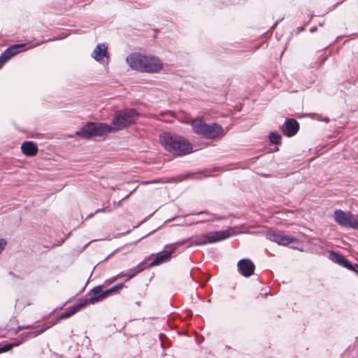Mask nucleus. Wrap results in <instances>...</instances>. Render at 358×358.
<instances>
[{"label": "nucleus", "instance_id": "393cba45", "mask_svg": "<svg viewBox=\"0 0 358 358\" xmlns=\"http://www.w3.org/2000/svg\"><path fill=\"white\" fill-rule=\"evenodd\" d=\"M132 271H130L129 273H128L127 274V279H126V281L130 280L131 278H132L133 277H134L137 273H138L141 270H137L133 273H131Z\"/></svg>", "mask_w": 358, "mask_h": 358}, {"label": "nucleus", "instance_id": "6ab92c4d", "mask_svg": "<svg viewBox=\"0 0 358 358\" xmlns=\"http://www.w3.org/2000/svg\"><path fill=\"white\" fill-rule=\"evenodd\" d=\"M76 135L79 136L83 138H91L92 132L90 122H87L83 128L80 129V130L76 131Z\"/></svg>", "mask_w": 358, "mask_h": 358}, {"label": "nucleus", "instance_id": "cd10ccee", "mask_svg": "<svg viewBox=\"0 0 358 358\" xmlns=\"http://www.w3.org/2000/svg\"><path fill=\"white\" fill-rule=\"evenodd\" d=\"M27 328H29V326H22V327L19 326V327H17V328L15 330V334H17L20 330H22V329H27Z\"/></svg>", "mask_w": 358, "mask_h": 358}, {"label": "nucleus", "instance_id": "a211bd4d", "mask_svg": "<svg viewBox=\"0 0 358 358\" xmlns=\"http://www.w3.org/2000/svg\"><path fill=\"white\" fill-rule=\"evenodd\" d=\"M173 252V250H171L170 252H166L164 255L157 256L152 262L150 263V266H157L164 262L169 261Z\"/></svg>", "mask_w": 358, "mask_h": 358}, {"label": "nucleus", "instance_id": "5701e85b", "mask_svg": "<svg viewBox=\"0 0 358 358\" xmlns=\"http://www.w3.org/2000/svg\"><path fill=\"white\" fill-rule=\"evenodd\" d=\"M269 140L273 144L278 145L281 142V136L275 132L271 133Z\"/></svg>", "mask_w": 358, "mask_h": 358}, {"label": "nucleus", "instance_id": "2eb2a0df", "mask_svg": "<svg viewBox=\"0 0 358 358\" xmlns=\"http://www.w3.org/2000/svg\"><path fill=\"white\" fill-rule=\"evenodd\" d=\"M22 152L27 157L36 156L38 149L33 141H24L21 145Z\"/></svg>", "mask_w": 358, "mask_h": 358}, {"label": "nucleus", "instance_id": "4468645a", "mask_svg": "<svg viewBox=\"0 0 358 358\" xmlns=\"http://www.w3.org/2000/svg\"><path fill=\"white\" fill-rule=\"evenodd\" d=\"M350 215V212L346 213L342 210H336L334 213L335 222L338 224L347 228L348 226Z\"/></svg>", "mask_w": 358, "mask_h": 358}, {"label": "nucleus", "instance_id": "f8f14e48", "mask_svg": "<svg viewBox=\"0 0 358 358\" xmlns=\"http://www.w3.org/2000/svg\"><path fill=\"white\" fill-rule=\"evenodd\" d=\"M299 129V124L294 119H289L285 121L282 126V132L287 136L291 137L294 136Z\"/></svg>", "mask_w": 358, "mask_h": 358}, {"label": "nucleus", "instance_id": "0eeeda50", "mask_svg": "<svg viewBox=\"0 0 358 358\" xmlns=\"http://www.w3.org/2000/svg\"><path fill=\"white\" fill-rule=\"evenodd\" d=\"M146 55L140 53H132L127 57V62L134 70L143 72Z\"/></svg>", "mask_w": 358, "mask_h": 358}, {"label": "nucleus", "instance_id": "bb28decb", "mask_svg": "<svg viewBox=\"0 0 358 358\" xmlns=\"http://www.w3.org/2000/svg\"><path fill=\"white\" fill-rule=\"evenodd\" d=\"M109 212H110V208H103L97 209V210L95 211V213H109Z\"/></svg>", "mask_w": 358, "mask_h": 358}, {"label": "nucleus", "instance_id": "20e7f679", "mask_svg": "<svg viewBox=\"0 0 358 358\" xmlns=\"http://www.w3.org/2000/svg\"><path fill=\"white\" fill-rule=\"evenodd\" d=\"M230 236V233L228 230L213 231L208 234H201L196 236L194 242L196 245H204L207 243H213L223 241Z\"/></svg>", "mask_w": 358, "mask_h": 358}, {"label": "nucleus", "instance_id": "a878e982", "mask_svg": "<svg viewBox=\"0 0 358 358\" xmlns=\"http://www.w3.org/2000/svg\"><path fill=\"white\" fill-rule=\"evenodd\" d=\"M6 244H7V241L6 239L0 238V254L4 250Z\"/></svg>", "mask_w": 358, "mask_h": 358}, {"label": "nucleus", "instance_id": "c756f323", "mask_svg": "<svg viewBox=\"0 0 358 358\" xmlns=\"http://www.w3.org/2000/svg\"><path fill=\"white\" fill-rule=\"evenodd\" d=\"M22 336H24V338H22V340H24L27 338V334L24 335V334H22ZM30 336H28L29 337Z\"/></svg>", "mask_w": 358, "mask_h": 358}, {"label": "nucleus", "instance_id": "aec40b11", "mask_svg": "<svg viewBox=\"0 0 358 358\" xmlns=\"http://www.w3.org/2000/svg\"><path fill=\"white\" fill-rule=\"evenodd\" d=\"M348 228L358 229V215L350 213Z\"/></svg>", "mask_w": 358, "mask_h": 358}, {"label": "nucleus", "instance_id": "4be33fe9", "mask_svg": "<svg viewBox=\"0 0 358 358\" xmlns=\"http://www.w3.org/2000/svg\"><path fill=\"white\" fill-rule=\"evenodd\" d=\"M21 343H22V341L21 342H14V343H8V344L4 345L3 346L0 348V354L10 350L13 347L18 346Z\"/></svg>", "mask_w": 358, "mask_h": 358}, {"label": "nucleus", "instance_id": "9b49d317", "mask_svg": "<svg viewBox=\"0 0 358 358\" xmlns=\"http://www.w3.org/2000/svg\"><path fill=\"white\" fill-rule=\"evenodd\" d=\"M92 137H101L105 134L113 131L112 126L106 123L90 122Z\"/></svg>", "mask_w": 358, "mask_h": 358}, {"label": "nucleus", "instance_id": "dca6fc26", "mask_svg": "<svg viewBox=\"0 0 358 358\" xmlns=\"http://www.w3.org/2000/svg\"><path fill=\"white\" fill-rule=\"evenodd\" d=\"M107 46L105 44H98L94 48L92 57L98 62L101 61L108 54Z\"/></svg>", "mask_w": 358, "mask_h": 358}, {"label": "nucleus", "instance_id": "7ed1b4c3", "mask_svg": "<svg viewBox=\"0 0 358 358\" xmlns=\"http://www.w3.org/2000/svg\"><path fill=\"white\" fill-rule=\"evenodd\" d=\"M138 116V112L134 108L117 111L112 121L113 131L121 130L134 124Z\"/></svg>", "mask_w": 358, "mask_h": 358}, {"label": "nucleus", "instance_id": "423d86ee", "mask_svg": "<svg viewBox=\"0 0 358 358\" xmlns=\"http://www.w3.org/2000/svg\"><path fill=\"white\" fill-rule=\"evenodd\" d=\"M26 44H15L8 48L0 56V69L10 59L25 50Z\"/></svg>", "mask_w": 358, "mask_h": 358}, {"label": "nucleus", "instance_id": "412c9836", "mask_svg": "<svg viewBox=\"0 0 358 358\" xmlns=\"http://www.w3.org/2000/svg\"><path fill=\"white\" fill-rule=\"evenodd\" d=\"M123 287H124L123 283L117 284L115 286L112 287L111 288L106 289L105 291V294H106V296H108L112 294H116V293L119 292V291L121 290L123 288Z\"/></svg>", "mask_w": 358, "mask_h": 358}, {"label": "nucleus", "instance_id": "f3484780", "mask_svg": "<svg viewBox=\"0 0 358 358\" xmlns=\"http://www.w3.org/2000/svg\"><path fill=\"white\" fill-rule=\"evenodd\" d=\"M83 308L84 307L83 306L80 302L76 305L69 307L66 310L65 312L62 313L57 317V321L65 320L70 317Z\"/></svg>", "mask_w": 358, "mask_h": 358}, {"label": "nucleus", "instance_id": "ddd939ff", "mask_svg": "<svg viewBox=\"0 0 358 358\" xmlns=\"http://www.w3.org/2000/svg\"><path fill=\"white\" fill-rule=\"evenodd\" d=\"M329 258L334 262H335L341 266H343V267H345L349 270H351V271L355 270L352 264L347 259H345L343 255H341V254H339L338 252L331 251L330 254H329Z\"/></svg>", "mask_w": 358, "mask_h": 358}, {"label": "nucleus", "instance_id": "b1692460", "mask_svg": "<svg viewBox=\"0 0 358 358\" xmlns=\"http://www.w3.org/2000/svg\"><path fill=\"white\" fill-rule=\"evenodd\" d=\"M52 324H45L41 330L37 331H33V332H28L27 333V336H31L32 337H35L38 335H40L43 332H44L45 330L49 329Z\"/></svg>", "mask_w": 358, "mask_h": 358}, {"label": "nucleus", "instance_id": "f257e3e1", "mask_svg": "<svg viewBox=\"0 0 358 358\" xmlns=\"http://www.w3.org/2000/svg\"><path fill=\"white\" fill-rule=\"evenodd\" d=\"M159 141L164 150L175 157H181L193 152L192 144L182 136L163 132Z\"/></svg>", "mask_w": 358, "mask_h": 358}, {"label": "nucleus", "instance_id": "39448f33", "mask_svg": "<svg viewBox=\"0 0 358 358\" xmlns=\"http://www.w3.org/2000/svg\"><path fill=\"white\" fill-rule=\"evenodd\" d=\"M266 237L271 241L280 245L287 246L290 243H299V240L292 236L284 234L281 231H271L266 234Z\"/></svg>", "mask_w": 358, "mask_h": 358}, {"label": "nucleus", "instance_id": "1a4fd4ad", "mask_svg": "<svg viewBox=\"0 0 358 358\" xmlns=\"http://www.w3.org/2000/svg\"><path fill=\"white\" fill-rule=\"evenodd\" d=\"M143 72L157 73L162 69L163 64L155 57L146 56Z\"/></svg>", "mask_w": 358, "mask_h": 358}, {"label": "nucleus", "instance_id": "6e6552de", "mask_svg": "<svg viewBox=\"0 0 358 358\" xmlns=\"http://www.w3.org/2000/svg\"><path fill=\"white\" fill-rule=\"evenodd\" d=\"M90 294H92V296L90 298L86 299L83 301H80L83 307L86 306L88 304H94L95 303L101 301L107 297L105 294V291H102V287L100 285L94 287L90 291Z\"/></svg>", "mask_w": 358, "mask_h": 358}, {"label": "nucleus", "instance_id": "9d476101", "mask_svg": "<svg viewBox=\"0 0 358 358\" xmlns=\"http://www.w3.org/2000/svg\"><path fill=\"white\" fill-rule=\"evenodd\" d=\"M238 272L244 277L248 278L254 274L255 266L250 259H242L237 264Z\"/></svg>", "mask_w": 358, "mask_h": 358}, {"label": "nucleus", "instance_id": "f03ea898", "mask_svg": "<svg viewBox=\"0 0 358 358\" xmlns=\"http://www.w3.org/2000/svg\"><path fill=\"white\" fill-rule=\"evenodd\" d=\"M191 125L193 131L204 138H222L224 136L223 127L217 123L208 124L201 119H194Z\"/></svg>", "mask_w": 358, "mask_h": 358}, {"label": "nucleus", "instance_id": "c85d7f7f", "mask_svg": "<svg viewBox=\"0 0 358 358\" xmlns=\"http://www.w3.org/2000/svg\"><path fill=\"white\" fill-rule=\"evenodd\" d=\"M161 182L160 180H155L153 182L145 181V182H143V184H150L152 182Z\"/></svg>", "mask_w": 358, "mask_h": 358}]
</instances>
